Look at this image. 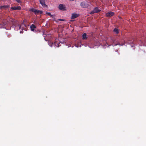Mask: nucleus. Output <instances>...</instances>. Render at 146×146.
Instances as JSON below:
<instances>
[{
    "label": "nucleus",
    "instance_id": "1",
    "mask_svg": "<svg viewBox=\"0 0 146 146\" xmlns=\"http://www.w3.org/2000/svg\"><path fill=\"white\" fill-rule=\"evenodd\" d=\"M9 21H11L13 23V25L14 26L17 28L18 29H19L21 28V25L18 24V22L15 20H14L12 19H10Z\"/></svg>",
    "mask_w": 146,
    "mask_h": 146
},
{
    "label": "nucleus",
    "instance_id": "2",
    "mask_svg": "<svg viewBox=\"0 0 146 146\" xmlns=\"http://www.w3.org/2000/svg\"><path fill=\"white\" fill-rule=\"evenodd\" d=\"M31 11L34 12L36 15L41 14L42 13V11L40 10H37L35 9L32 8L30 9Z\"/></svg>",
    "mask_w": 146,
    "mask_h": 146
},
{
    "label": "nucleus",
    "instance_id": "3",
    "mask_svg": "<svg viewBox=\"0 0 146 146\" xmlns=\"http://www.w3.org/2000/svg\"><path fill=\"white\" fill-rule=\"evenodd\" d=\"M58 8L61 11H65L66 10L65 5L62 4H60L59 5Z\"/></svg>",
    "mask_w": 146,
    "mask_h": 146
},
{
    "label": "nucleus",
    "instance_id": "4",
    "mask_svg": "<svg viewBox=\"0 0 146 146\" xmlns=\"http://www.w3.org/2000/svg\"><path fill=\"white\" fill-rule=\"evenodd\" d=\"M80 6L82 8H87L89 6V5L87 2H82L80 3Z\"/></svg>",
    "mask_w": 146,
    "mask_h": 146
},
{
    "label": "nucleus",
    "instance_id": "5",
    "mask_svg": "<svg viewBox=\"0 0 146 146\" xmlns=\"http://www.w3.org/2000/svg\"><path fill=\"white\" fill-rule=\"evenodd\" d=\"M40 3L42 6L45 8H48V6L45 3V0H39Z\"/></svg>",
    "mask_w": 146,
    "mask_h": 146
},
{
    "label": "nucleus",
    "instance_id": "6",
    "mask_svg": "<svg viewBox=\"0 0 146 146\" xmlns=\"http://www.w3.org/2000/svg\"><path fill=\"white\" fill-rule=\"evenodd\" d=\"M59 44L60 42L56 41L54 42V43H52L51 45H50V46L51 47H52V46H54L55 47H59L60 46Z\"/></svg>",
    "mask_w": 146,
    "mask_h": 146
},
{
    "label": "nucleus",
    "instance_id": "7",
    "mask_svg": "<svg viewBox=\"0 0 146 146\" xmlns=\"http://www.w3.org/2000/svg\"><path fill=\"white\" fill-rule=\"evenodd\" d=\"M100 11V10L98 9V8L97 7L95 8L94 10L92 11L91 12V14H94V13H98Z\"/></svg>",
    "mask_w": 146,
    "mask_h": 146
},
{
    "label": "nucleus",
    "instance_id": "8",
    "mask_svg": "<svg viewBox=\"0 0 146 146\" xmlns=\"http://www.w3.org/2000/svg\"><path fill=\"white\" fill-rule=\"evenodd\" d=\"M114 13L112 12H109L106 13V15L107 17H110L113 16L114 14Z\"/></svg>",
    "mask_w": 146,
    "mask_h": 146
},
{
    "label": "nucleus",
    "instance_id": "9",
    "mask_svg": "<svg viewBox=\"0 0 146 146\" xmlns=\"http://www.w3.org/2000/svg\"><path fill=\"white\" fill-rule=\"evenodd\" d=\"M79 16V14L73 13L72 14V15L71 18V19H74L76 18L77 17H78Z\"/></svg>",
    "mask_w": 146,
    "mask_h": 146
},
{
    "label": "nucleus",
    "instance_id": "10",
    "mask_svg": "<svg viewBox=\"0 0 146 146\" xmlns=\"http://www.w3.org/2000/svg\"><path fill=\"white\" fill-rule=\"evenodd\" d=\"M11 9L12 10H21V8L20 6L12 7L11 8Z\"/></svg>",
    "mask_w": 146,
    "mask_h": 146
},
{
    "label": "nucleus",
    "instance_id": "11",
    "mask_svg": "<svg viewBox=\"0 0 146 146\" xmlns=\"http://www.w3.org/2000/svg\"><path fill=\"white\" fill-rule=\"evenodd\" d=\"M9 7V5L1 6L0 7V9H8Z\"/></svg>",
    "mask_w": 146,
    "mask_h": 146
},
{
    "label": "nucleus",
    "instance_id": "12",
    "mask_svg": "<svg viewBox=\"0 0 146 146\" xmlns=\"http://www.w3.org/2000/svg\"><path fill=\"white\" fill-rule=\"evenodd\" d=\"M82 38L83 40H86L87 39L88 37H87V35L86 33H84L82 35Z\"/></svg>",
    "mask_w": 146,
    "mask_h": 146
},
{
    "label": "nucleus",
    "instance_id": "13",
    "mask_svg": "<svg viewBox=\"0 0 146 146\" xmlns=\"http://www.w3.org/2000/svg\"><path fill=\"white\" fill-rule=\"evenodd\" d=\"M46 14L50 15V17H52L54 19V20L56 22H57L58 21L55 19V18L53 17V16L50 13V12H46Z\"/></svg>",
    "mask_w": 146,
    "mask_h": 146
},
{
    "label": "nucleus",
    "instance_id": "14",
    "mask_svg": "<svg viewBox=\"0 0 146 146\" xmlns=\"http://www.w3.org/2000/svg\"><path fill=\"white\" fill-rule=\"evenodd\" d=\"M36 26L34 24H32L30 26V28L32 31H33L36 28Z\"/></svg>",
    "mask_w": 146,
    "mask_h": 146
},
{
    "label": "nucleus",
    "instance_id": "15",
    "mask_svg": "<svg viewBox=\"0 0 146 146\" xmlns=\"http://www.w3.org/2000/svg\"><path fill=\"white\" fill-rule=\"evenodd\" d=\"M113 31L116 34H117L119 33V29L116 28H114L113 29Z\"/></svg>",
    "mask_w": 146,
    "mask_h": 146
},
{
    "label": "nucleus",
    "instance_id": "16",
    "mask_svg": "<svg viewBox=\"0 0 146 146\" xmlns=\"http://www.w3.org/2000/svg\"><path fill=\"white\" fill-rule=\"evenodd\" d=\"M3 23L4 25H6L7 23V21L6 19H4L3 21Z\"/></svg>",
    "mask_w": 146,
    "mask_h": 146
},
{
    "label": "nucleus",
    "instance_id": "17",
    "mask_svg": "<svg viewBox=\"0 0 146 146\" xmlns=\"http://www.w3.org/2000/svg\"><path fill=\"white\" fill-rule=\"evenodd\" d=\"M16 1L17 2L19 3H20L21 2L20 0H16Z\"/></svg>",
    "mask_w": 146,
    "mask_h": 146
},
{
    "label": "nucleus",
    "instance_id": "18",
    "mask_svg": "<svg viewBox=\"0 0 146 146\" xmlns=\"http://www.w3.org/2000/svg\"><path fill=\"white\" fill-rule=\"evenodd\" d=\"M58 20L60 21H63L65 20L64 19H58Z\"/></svg>",
    "mask_w": 146,
    "mask_h": 146
},
{
    "label": "nucleus",
    "instance_id": "19",
    "mask_svg": "<svg viewBox=\"0 0 146 146\" xmlns=\"http://www.w3.org/2000/svg\"><path fill=\"white\" fill-rule=\"evenodd\" d=\"M20 33H23V32L22 31H20Z\"/></svg>",
    "mask_w": 146,
    "mask_h": 146
}]
</instances>
